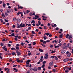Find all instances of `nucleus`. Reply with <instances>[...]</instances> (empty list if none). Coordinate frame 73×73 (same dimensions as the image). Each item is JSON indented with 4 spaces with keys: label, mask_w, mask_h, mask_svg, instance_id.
<instances>
[{
    "label": "nucleus",
    "mask_w": 73,
    "mask_h": 73,
    "mask_svg": "<svg viewBox=\"0 0 73 73\" xmlns=\"http://www.w3.org/2000/svg\"><path fill=\"white\" fill-rule=\"evenodd\" d=\"M19 51L18 50H16V53H17V55H18V56H19L20 55H21V53L20 52H19Z\"/></svg>",
    "instance_id": "obj_1"
},
{
    "label": "nucleus",
    "mask_w": 73,
    "mask_h": 73,
    "mask_svg": "<svg viewBox=\"0 0 73 73\" xmlns=\"http://www.w3.org/2000/svg\"><path fill=\"white\" fill-rule=\"evenodd\" d=\"M63 61L64 62H66V61H70V59L69 58H66L63 60Z\"/></svg>",
    "instance_id": "obj_2"
},
{
    "label": "nucleus",
    "mask_w": 73,
    "mask_h": 73,
    "mask_svg": "<svg viewBox=\"0 0 73 73\" xmlns=\"http://www.w3.org/2000/svg\"><path fill=\"white\" fill-rule=\"evenodd\" d=\"M6 46H4L2 47V48L3 49H4V50L7 51V48H6Z\"/></svg>",
    "instance_id": "obj_3"
},
{
    "label": "nucleus",
    "mask_w": 73,
    "mask_h": 73,
    "mask_svg": "<svg viewBox=\"0 0 73 73\" xmlns=\"http://www.w3.org/2000/svg\"><path fill=\"white\" fill-rule=\"evenodd\" d=\"M33 70L35 71V72H37V68L36 67H35L33 69Z\"/></svg>",
    "instance_id": "obj_4"
},
{
    "label": "nucleus",
    "mask_w": 73,
    "mask_h": 73,
    "mask_svg": "<svg viewBox=\"0 0 73 73\" xmlns=\"http://www.w3.org/2000/svg\"><path fill=\"white\" fill-rule=\"evenodd\" d=\"M29 62H31V60H27L26 62L27 65L29 64Z\"/></svg>",
    "instance_id": "obj_5"
},
{
    "label": "nucleus",
    "mask_w": 73,
    "mask_h": 73,
    "mask_svg": "<svg viewBox=\"0 0 73 73\" xmlns=\"http://www.w3.org/2000/svg\"><path fill=\"white\" fill-rule=\"evenodd\" d=\"M53 61L49 63V66H52V65L53 64Z\"/></svg>",
    "instance_id": "obj_6"
},
{
    "label": "nucleus",
    "mask_w": 73,
    "mask_h": 73,
    "mask_svg": "<svg viewBox=\"0 0 73 73\" xmlns=\"http://www.w3.org/2000/svg\"><path fill=\"white\" fill-rule=\"evenodd\" d=\"M72 37H73V36H72V35H69V38H68V39L69 40H71V39H70V38H72Z\"/></svg>",
    "instance_id": "obj_7"
},
{
    "label": "nucleus",
    "mask_w": 73,
    "mask_h": 73,
    "mask_svg": "<svg viewBox=\"0 0 73 73\" xmlns=\"http://www.w3.org/2000/svg\"><path fill=\"white\" fill-rule=\"evenodd\" d=\"M61 53H62V54H64V53H65V50H62L61 51Z\"/></svg>",
    "instance_id": "obj_8"
},
{
    "label": "nucleus",
    "mask_w": 73,
    "mask_h": 73,
    "mask_svg": "<svg viewBox=\"0 0 73 73\" xmlns=\"http://www.w3.org/2000/svg\"><path fill=\"white\" fill-rule=\"evenodd\" d=\"M62 36H63V34H62L61 35H60L59 36V37L60 38H62Z\"/></svg>",
    "instance_id": "obj_9"
},
{
    "label": "nucleus",
    "mask_w": 73,
    "mask_h": 73,
    "mask_svg": "<svg viewBox=\"0 0 73 73\" xmlns=\"http://www.w3.org/2000/svg\"><path fill=\"white\" fill-rule=\"evenodd\" d=\"M23 23H21L19 25V28H23Z\"/></svg>",
    "instance_id": "obj_10"
},
{
    "label": "nucleus",
    "mask_w": 73,
    "mask_h": 73,
    "mask_svg": "<svg viewBox=\"0 0 73 73\" xmlns=\"http://www.w3.org/2000/svg\"><path fill=\"white\" fill-rule=\"evenodd\" d=\"M16 60L17 61V62H19V63H20V60H19V58H17L16 59Z\"/></svg>",
    "instance_id": "obj_11"
},
{
    "label": "nucleus",
    "mask_w": 73,
    "mask_h": 73,
    "mask_svg": "<svg viewBox=\"0 0 73 73\" xmlns=\"http://www.w3.org/2000/svg\"><path fill=\"white\" fill-rule=\"evenodd\" d=\"M13 70H14L15 71V72H18V70H17V69L15 68H13Z\"/></svg>",
    "instance_id": "obj_12"
},
{
    "label": "nucleus",
    "mask_w": 73,
    "mask_h": 73,
    "mask_svg": "<svg viewBox=\"0 0 73 73\" xmlns=\"http://www.w3.org/2000/svg\"><path fill=\"white\" fill-rule=\"evenodd\" d=\"M17 21L18 23H20V21H21L20 19H17Z\"/></svg>",
    "instance_id": "obj_13"
},
{
    "label": "nucleus",
    "mask_w": 73,
    "mask_h": 73,
    "mask_svg": "<svg viewBox=\"0 0 73 73\" xmlns=\"http://www.w3.org/2000/svg\"><path fill=\"white\" fill-rule=\"evenodd\" d=\"M21 13H22V12L19 11L17 13V15H19L21 14Z\"/></svg>",
    "instance_id": "obj_14"
},
{
    "label": "nucleus",
    "mask_w": 73,
    "mask_h": 73,
    "mask_svg": "<svg viewBox=\"0 0 73 73\" xmlns=\"http://www.w3.org/2000/svg\"><path fill=\"white\" fill-rule=\"evenodd\" d=\"M52 43H54V42H55L56 43V44H57V41L56 40H55L52 41Z\"/></svg>",
    "instance_id": "obj_15"
},
{
    "label": "nucleus",
    "mask_w": 73,
    "mask_h": 73,
    "mask_svg": "<svg viewBox=\"0 0 73 73\" xmlns=\"http://www.w3.org/2000/svg\"><path fill=\"white\" fill-rule=\"evenodd\" d=\"M6 11H7V13H9L10 9H7Z\"/></svg>",
    "instance_id": "obj_16"
},
{
    "label": "nucleus",
    "mask_w": 73,
    "mask_h": 73,
    "mask_svg": "<svg viewBox=\"0 0 73 73\" xmlns=\"http://www.w3.org/2000/svg\"><path fill=\"white\" fill-rule=\"evenodd\" d=\"M11 50H16V48L13 47H12L11 48Z\"/></svg>",
    "instance_id": "obj_17"
},
{
    "label": "nucleus",
    "mask_w": 73,
    "mask_h": 73,
    "mask_svg": "<svg viewBox=\"0 0 73 73\" xmlns=\"http://www.w3.org/2000/svg\"><path fill=\"white\" fill-rule=\"evenodd\" d=\"M66 38H69V34H67V35L66 36Z\"/></svg>",
    "instance_id": "obj_18"
},
{
    "label": "nucleus",
    "mask_w": 73,
    "mask_h": 73,
    "mask_svg": "<svg viewBox=\"0 0 73 73\" xmlns=\"http://www.w3.org/2000/svg\"><path fill=\"white\" fill-rule=\"evenodd\" d=\"M71 55V54L70 53H69L68 55H67L68 57H70Z\"/></svg>",
    "instance_id": "obj_19"
},
{
    "label": "nucleus",
    "mask_w": 73,
    "mask_h": 73,
    "mask_svg": "<svg viewBox=\"0 0 73 73\" xmlns=\"http://www.w3.org/2000/svg\"><path fill=\"white\" fill-rule=\"evenodd\" d=\"M5 5H6V4H5V3H3V8L5 7Z\"/></svg>",
    "instance_id": "obj_20"
},
{
    "label": "nucleus",
    "mask_w": 73,
    "mask_h": 73,
    "mask_svg": "<svg viewBox=\"0 0 73 73\" xmlns=\"http://www.w3.org/2000/svg\"><path fill=\"white\" fill-rule=\"evenodd\" d=\"M15 48L16 49H17V50H19V49H20V48L18 47H17L16 46Z\"/></svg>",
    "instance_id": "obj_21"
},
{
    "label": "nucleus",
    "mask_w": 73,
    "mask_h": 73,
    "mask_svg": "<svg viewBox=\"0 0 73 73\" xmlns=\"http://www.w3.org/2000/svg\"><path fill=\"white\" fill-rule=\"evenodd\" d=\"M31 23V24H32V23H35V21L34 20H32Z\"/></svg>",
    "instance_id": "obj_22"
},
{
    "label": "nucleus",
    "mask_w": 73,
    "mask_h": 73,
    "mask_svg": "<svg viewBox=\"0 0 73 73\" xmlns=\"http://www.w3.org/2000/svg\"><path fill=\"white\" fill-rule=\"evenodd\" d=\"M32 33V34H33V35H35L36 33H35V31H32L31 32Z\"/></svg>",
    "instance_id": "obj_23"
},
{
    "label": "nucleus",
    "mask_w": 73,
    "mask_h": 73,
    "mask_svg": "<svg viewBox=\"0 0 73 73\" xmlns=\"http://www.w3.org/2000/svg\"><path fill=\"white\" fill-rule=\"evenodd\" d=\"M69 45H70V43H68L67 45V47L68 48H70L69 46Z\"/></svg>",
    "instance_id": "obj_24"
},
{
    "label": "nucleus",
    "mask_w": 73,
    "mask_h": 73,
    "mask_svg": "<svg viewBox=\"0 0 73 73\" xmlns=\"http://www.w3.org/2000/svg\"><path fill=\"white\" fill-rule=\"evenodd\" d=\"M46 38H47V37L46 36H44L43 37L44 40H46Z\"/></svg>",
    "instance_id": "obj_25"
},
{
    "label": "nucleus",
    "mask_w": 73,
    "mask_h": 73,
    "mask_svg": "<svg viewBox=\"0 0 73 73\" xmlns=\"http://www.w3.org/2000/svg\"><path fill=\"white\" fill-rule=\"evenodd\" d=\"M39 52H43V50L41 49H39Z\"/></svg>",
    "instance_id": "obj_26"
},
{
    "label": "nucleus",
    "mask_w": 73,
    "mask_h": 73,
    "mask_svg": "<svg viewBox=\"0 0 73 73\" xmlns=\"http://www.w3.org/2000/svg\"><path fill=\"white\" fill-rule=\"evenodd\" d=\"M15 54H16V53L14 52H12V53H11V54H12V55H15Z\"/></svg>",
    "instance_id": "obj_27"
},
{
    "label": "nucleus",
    "mask_w": 73,
    "mask_h": 73,
    "mask_svg": "<svg viewBox=\"0 0 73 73\" xmlns=\"http://www.w3.org/2000/svg\"><path fill=\"white\" fill-rule=\"evenodd\" d=\"M31 55H32V53H31V52H29L28 53V55L30 56Z\"/></svg>",
    "instance_id": "obj_28"
},
{
    "label": "nucleus",
    "mask_w": 73,
    "mask_h": 73,
    "mask_svg": "<svg viewBox=\"0 0 73 73\" xmlns=\"http://www.w3.org/2000/svg\"><path fill=\"white\" fill-rule=\"evenodd\" d=\"M35 17L36 19H37L39 17V16L38 15H36V17Z\"/></svg>",
    "instance_id": "obj_29"
},
{
    "label": "nucleus",
    "mask_w": 73,
    "mask_h": 73,
    "mask_svg": "<svg viewBox=\"0 0 73 73\" xmlns=\"http://www.w3.org/2000/svg\"><path fill=\"white\" fill-rule=\"evenodd\" d=\"M65 72L66 73H68L69 72V70H65Z\"/></svg>",
    "instance_id": "obj_30"
},
{
    "label": "nucleus",
    "mask_w": 73,
    "mask_h": 73,
    "mask_svg": "<svg viewBox=\"0 0 73 73\" xmlns=\"http://www.w3.org/2000/svg\"><path fill=\"white\" fill-rule=\"evenodd\" d=\"M45 35H46L47 36H49V33H45Z\"/></svg>",
    "instance_id": "obj_31"
},
{
    "label": "nucleus",
    "mask_w": 73,
    "mask_h": 73,
    "mask_svg": "<svg viewBox=\"0 0 73 73\" xmlns=\"http://www.w3.org/2000/svg\"><path fill=\"white\" fill-rule=\"evenodd\" d=\"M38 70H40L41 69V68L40 67H38Z\"/></svg>",
    "instance_id": "obj_32"
},
{
    "label": "nucleus",
    "mask_w": 73,
    "mask_h": 73,
    "mask_svg": "<svg viewBox=\"0 0 73 73\" xmlns=\"http://www.w3.org/2000/svg\"><path fill=\"white\" fill-rule=\"evenodd\" d=\"M3 13H2V17L3 18H4V17H5V15L4 14H3Z\"/></svg>",
    "instance_id": "obj_33"
},
{
    "label": "nucleus",
    "mask_w": 73,
    "mask_h": 73,
    "mask_svg": "<svg viewBox=\"0 0 73 73\" xmlns=\"http://www.w3.org/2000/svg\"><path fill=\"white\" fill-rule=\"evenodd\" d=\"M13 20L14 21H16L17 20V19H16V18H14Z\"/></svg>",
    "instance_id": "obj_34"
},
{
    "label": "nucleus",
    "mask_w": 73,
    "mask_h": 73,
    "mask_svg": "<svg viewBox=\"0 0 73 73\" xmlns=\"http://www.w3.org/2000/svg\"><path fill=\"white\" fill-rule=\"evenodd\" d=\"M17 28H19V27L20 26H19V24L18 23H17Z\"/></svg>",
    "instance_id": "obj_35"
},
{
    "label": "nucleus",
    "mask_w": 73,
    "mask_h": 73,
    "mask_svg": "<svg viewBox=\"0 0 73 73\" xmlns=\"http://www.w3.org/2000/svg\"><path fill=\"white\" fill-rule=\"evenodd\" d=\"M45 66V65L44 64H43L42 66H41V68H44V67Z\"/></svg>",
    "instance_id": "obj_36"
},
{
    "label": "nucleus",
    "mask_w": 73,
    "mask_h": 73,
    "mask_svg": "<svg viewBox=\"0 0 73 73\" xmlns=\"http://www.w3.org/2000/svg\"><path fill=\"white\" fill-rule=\"evenodd\" d=\"M56 57L55 56H51L50 57V58H54V57Z\"/></svg>",
    "instance_id": "obj_37"
},
{
    "label": "nucleus",
    "mask_w": 73,
    "mask_h": 73,
    "mask_svg": "<svg viewBox=\"0 0 73 73\" xmlns=\"http://www.w3.org/2000/svg\"><path fill=\"white\" fill-rule=\"evenodd\" d=\"M41 45H42V46H43L44 47H45V46H45V45L43 44H42V43L41 44Z\"/></svg>",
    "instance_id": "obj_38"
},
{
    "label": "nucleus",
    "mask_w": 73,
    "mask_h": 73,
    "mask_svg": "<svg viewBox=\"0 0 73 73\" xmlns=\"http://www.w3.org/2000/svg\"><path fill=\"white\" fill-rule=\"evenodd\" d=\"M29 12H30V11L28 10H27L26 11V13H28Z\"/></svg>",
    "instance_id": "obj_39"
},
{
    "label": "nucleus",
    "mask_w": 73,
    "mask_h": 73,
    "mask_svg": "<svg viewBox=\"0 0 73 73\" xmlns=\"http://www.w3.org/2000/svg\"><path fill=\"white\" fill-rule=\"evenodd\" d=\"M14 9L15 11H16V12H17V8H14Z\"/></svg>",
    "instance_id": "obj_40"
},
{
    "label": "nucleus",
    "mask_w": 73,
    "mask_h": 73,
    "mask_svg": "<svg viewBox=\"0 0 73 73\" xmlns=\"http://www.w3.org/2000/svg\"><path fill=\"white\" fill-rule=\"evenodd\" d=\"M44 58L45 59H47L48 58V56H44Z\"/></svg>",
    "instance_id": "obj_41"
},
{
    "label": "nucleus",
    "mask_w": 73,
    "mask_h": 73,
    "mask_svg": "<svg viewBox=\"0 0 73 73\" xmlns=\"http://www.w3.org/2000/svg\"><path fill=\"white\" fill-rule=\"evenodd\" d=\"M39 61L40 62H42L43 61V60L42 59H40L39 60Z\"/></svg>",
    "instance_id": "obj_42"
},
{
    "label": "nucleus",
    "mask_w": 73,
    "mask_h": 73,
    "mask_svg": "<svg viewBox=\"0 0 73 73\" xmlns=\"http://www.w3.org/2000/svg\"><path fill=\"white\" fill-rule=\"evenodd\" d=\"M38 23L39 25H41V22H40V21H38Z\"/></svg>",
    "instance_id": "obj_43"
},
{
    "label": "nucleus",
    "mask_w": 73,
    "mask_h": 73,
    "mask_svg": "<svg viewBox=\"0 0 73 73\" xmlns=\"http://www.w3.org/2000/svg\"><path fill=\"white\" fill-rule=\"evenodd\" d=\"M21 45L22 46H24V43H23V42H21Z\"/></svg>",
    "instance_id": "obj_44"
},
{
    "label": "nucleus",
    "mask_w": 73,
    "mask_h": 73,
    "mask_svg": "<svg viewBox=\"0 0 73 73\" xmlns=\"http://www.w3.org/2000/svg\"><path fill=\"white\" fill-rule=\"evenodd\" d=\"M33 45H35L36 44V43L35 42H33Z\"/></svg>",
    "instance_id": "obj_45"
},
{
    "label": "nucleus",
    "mask_w": 73,
    "mask_h": 73,
    "mask_svg": "<svg viewBox=\"0 0 73 73\" xmlns=\"http://www.w3.org/2000/svg\"><path fill=\"white\" fill-rule=\"evenodd\" d=\"M29 64H27L26 65V67H29Z\"/></svg>",
    "instance_id": "obj_46"
},
{
    "label": "nucleus",
    "mask_w": 73,
    "mask_h": 73,
    "mask_svg": "<svg viewBox=\"0 0 73 73\" xmlns=\"http://www.w3.org/2000/svg\"><path fill=\"white\" fill-rule=\"evenodd\" d=\"M40 53H38V52L36 53V55H40Z\"/></svg>",
    "instance_id": "obj_47"
},
{
    "label": "nucleus",
    "mask_w": 73,
    "mask_h": 73,
    "mask_svg": "<svg viewBox=\"0 0 73 73\" xmlns=\"http://www.w3.org/2000/svg\"><path fill=\"white\" fill-rule=\"evenodd\" d=\"M0 45L1 46H4V43H1V44Z\"/></svg>",
    "instance_id": "obj_48"
},
{
    "label": "nucleus",
    "mask_w": 73,
    "mask_h": 73,
    "mask_svg": "<svg viewBox=\"0 0 73 73\" xmlns=\"http://www.w3.org/2000/svg\"><path fill=\"white\" fill-rule=\"evenodd\" d=\"M58 45L59 46H61L62 45V44H61V43L59 44H58Z\"/></svg>",
    "instance_id": "obj_49"
},
{
    "label": "nucleus",
    "mask_w": 73,
    "mask_h": 73,
    "mask_svg": "<svg viewBox=\"0 0 73 73\" xmlns=\"http://www.w3.org/2000/svg\"><path fill=\"white\" fill-rule=\"evenodd\" d=\"M42 17H43V18H46V19H47V17H45L43 16H42Z\"/></svg>",
    "instance_id": "obj_50"
},
{
    "label": "nucleus",
    "mask_w": 73,
    "mask_h": 73,
    "mask_svg": "<svg viewBox=\"0 0 73 73\" xmlns=\"http://www.w3.org/2000/svg\"><path fill=\"white\" fill-rule=\"evenodd\" d=\"M11 36H15V34L14 33L12 34Z\"/></svg>",
    "instance_id": "obj_51"
},
{
    "label": "nucleus",
    "mask_w": 73,
    "mask_h": 73,
    "mask_svg": "<svg viewBox=\"0 0 73 73\" xmlns=\"http://www.w3.org/2000/svg\"><path fill=\"white\" fill-rule=\"evenodd\" d=\"M29 15L30 16H32V15H33L32 13H31L29 14Z\"/></svg>",
    "instance_id": "obj_52"
},
{
    "label": "nucleus",
    "mask_w": 73,
    "mask_h": 73,
    "mask_svg": "<svg viewBox=\"0 0 73 73\" xmlns=\"http://www.w3.org/2000/svg\"><path fill=\"white\" fill-rule=\"evenodd\" d=\"M46 42H50V40H46Z\"/></svg>",
    "instance_id": "obj_53"
},
{
    "label": "nucleus",
    "mask_w": 73,
    "mask_h": 73,
    "mask_svg": "<svg viewBox=\"0 0 73 73\" xmlns=\"http://www.w3.org/2000/svg\"><path fill=\"white\" fill-rule=\"evenodd\" d=\"M4 21H5V22H6V23H7L8 22V21L7 20V19H4Z\"/></svg>",
    "instance_id": "obj_54"
},
{
    "label": "nucleus",
    "mask_w": 73,
    "mask_h": 73,
    "mask_svg": "<svg viewBox=\"0 0 73 73\" xmlns=\"http://www.w3.org/2000/svg\"><path fill=\"white\" fill-rule=\"evenodd\" d=\"M55 52H56V51H52L51 52V53L53 54V53H55Z\"/></svg>",
    "instance_id": "obj_55"
},
{
    "label": "nucleus",
    "mask_w": 73,
    "mask_h": 73,
    "mask_svg": "<svg viewBox=\"0 0 73 73\" xmlns=\"http://www.w3.org/2000/svg\"><path fill=\"white\" fill-rule=\"evenodd\" d=\"M9 70H10L9 69H8L7 71V73H9Z\"/></svg>",
    "instance_id": "obj_56"
},
{
    "label": "nucleus",
    "mask_w": 73,
    "mask_h": 73,
    "mask_svg": "<svg viewBox=\"0 0 73 73\" xmlns=\"http://www.w3.org/2000/svg\"><path fill=\"white\" fill-rule=\"evenodd\" d=\"M66 46H64V47H63V49H66Z\"/></svg>",
    "instance_id": "obj_57"
},
{
    "label": "nucleus",
    "mask_w": 73,
    "mask_h": 73,
    "mask_svg": "<svg viewBox=\"0 0 73 73\" xmlns=\"http://www.w3.org/2000/svg\"><path fill=\"white\" fill-rule=\"evenodd\" d=\"M21 14V17L23 16V12H22Z\"/></svg>",
    "instance_id": "obj_58"
},
{
    "label": "nucleus",
    "mask_w": 73,
    "mask_h": 73,
    "mask_svg": "<svg viewBox=\"0 0 73 73\" xmlns=\"http://www.w3.org/2000/svg\"><path fill=\"white\" fill-rule=\"evenodd\" d=\"M53 71L54 72H56V69H53Z\"/></svg>",
    "instance_id": "obj_59"
},
{
    "label": "nucleus",
    "mask_w": 73,
    "mask_h": 73,
    "mask_svg": "<svg viewBox=\"0 0 73 73\" xmlns=\"http://www.w3.org/2000/svg\"><path fill=\"white\" fill-rule=\"evenodd\" d=\"M43 44H46V41H43Z\"/></svg>",
    "instance_id": "obj_60"
},
{
    "label": "nucleus",
    "mask_w": 73,
    "mask_h": 73,
    "mask_svg": "<svg viewBox=\"0 0 73 73\" xmlns=\"http://www.w3.org/2000/svg\"><path fill=\"white\" fill-rule=\"evenodd\" d=\"M58 29H59L57 27L55 29L56 31H58Z\"/></svg>",
    "instance_id": "obj_61"
},
{
    "label": "nucleus",
    "mask_w": 73,
    "mask_h": 73,
    "mask_svg": "<svg viewBox=\"0 0 73 73\" xmlns=\"http://www.w3.org/2000/svg\"><path fill=\"white\" fill-rule=\"evenodd\" d=\"M44 28L45 29H47V28H46V27L45 26L44 27Z\"/></svg>",
    "instance_id": "obj_62"
},
{
    "label": "nucleus",
    "mask_w": 73,
    "mask_h": 73,
    "mask_svg": "<svg viewBox=\"0 0 73 73\" xmlns=\"http://www.w3.org/2000/svg\"><path fill=\"white\" fill-rule=\"evenodd\" d=\"M19 8H20V9H23V7L22 6H19Z\"/></svg>",
    "instance_id": "obj_63"
},
{
    "label": "nucleus",
    "mask_w": 73,
    "mask_h": 73,
    "mask_svg": "<svg viewBox=\"0 0 73 73\" xmlns=\"http://www.w3.org/2000/svg\"><path fill=\"white\" fill-rule=\"evenodd\" d=\"M31 72V71H27V73H29Z\"/></svg>",
    "instance_id": "obj_64"
}]
</instances>
